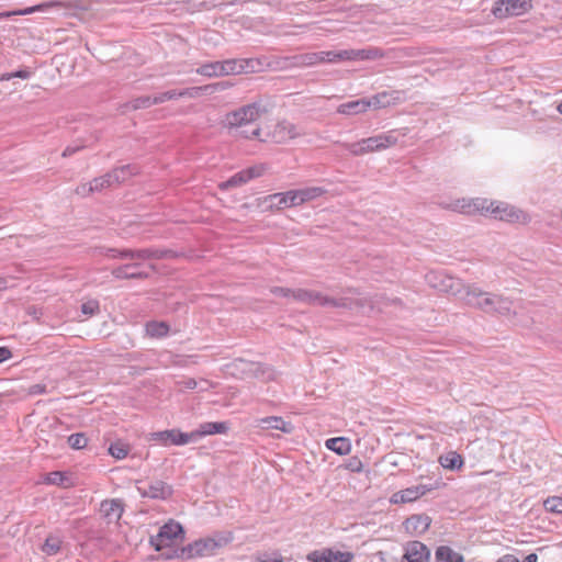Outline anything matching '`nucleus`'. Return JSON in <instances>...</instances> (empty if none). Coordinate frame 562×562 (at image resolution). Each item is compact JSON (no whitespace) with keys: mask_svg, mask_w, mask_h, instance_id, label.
Here are the masks:
<instances>
[{"mask_svg":"<svg viewBox=\"0 0 562 562\" xmlns=\"http://www.w3.org/2000/svg\"><path fill=\"white\" fill-rule=\"evenodd\" d=\"M109 453L117 459V460H121V459H124L127 453H128V448L126 445H124L123 442H114L112 443L110 447H109Z\"/></svg>","mask_w":562,"mask_h":562,"instance_id":"obj_38","label":"nucleus"},{"mask_svg":"<svg viewBox=\"0 0 562 562\" xmlns=\"http://www.w3.org/2000/svg\"><path fill=\"white\" fill-rule=\"evenodd\" d=\"M261 112H267L260 103L247 104L225 116V125L229 128H241L259 119Z\"/></svg>","mask_w":562,"mask_h":562,"instance_id":"obj_4","label":"nucleus"},{"mask_svg":"<svg viewBox=\"0 0 562 562\" xmlns=\"http://www.w3.org/2000/svg\"><path fill=\"white\" fill-rule=\"evenodd\" d=\"M166 101H168V100H167V97H165V92L151 97V104L153 105L154 104H160V103H164Z\"/></svg>","mask_w":562,"mask_h":562,"instance_id":"obj_54","label":"nucleus"},{"mask_svg":"<svg viewBox=\"0 0 562 562\" xmlns=\"http://www.w3.org/2000/svg\"><path fill=\"white\" fill-rule=\"evenodd\" d=\"M398 140V137L395 131H390L384 134H380L376 136H372L369 138H364L366 148L368 153L379 151L386 149L393 145H395Z\"/></svg>","mask_w":562,"mask_h":562,"instance_id":"obj_18","label":"nucleus"},{"mask_svg":"<svg viewBox=\"0 0 562 562\" xmlns=\"http://www.w3.org/2000/svg\"><path fill=\"white\" fill-rule=\"evenodd\" d=\"M283 132H286L289 138H295L296 136H299L301 134L300 131H297L296 126H294L293 124H289L286 126H283Z\"/></svg>","mask_w":562,"mask_h":562,"instance_id":"obj_50","label":"nucleus"},{"mask_svg":"<svg viewBox=\"0 0 562 562\" xmlns=\"http://www.w3.org/2000/svg\"><path fill=\"white\" fill-rule=\"evenodd\" d=\"M151 105V97L143 95L132 100L130 103L126 104V108L132 110H139L147 109Z\"/></svg>","mask_w":562,"mask_h":562,"instance_id":"obj_39","label":"nucleus"},{"mask_svg":"<svg viewBox=\"0 0 562 562\" xmlns=\"http://www.w3.org/2000/svg\"><path fill=\"white\" fill-rule=\"evenodd\" d=\"M60 2L49 1L42 4L25 8L23 10L5 11L0 13V19H8L14 15H27L37 11H43L50 7H60Z\"/></svg>","mask_w":562,"mask_h":562,"instance_id":"obj_25","label":"nucleus"},{"mask_svg":"<svg viewBox=\"0 0 562 562\" xmlns=\"http://www.w3.org/2000/svg\"><path fill=\"white\" fill-rule=\"evenodd\" d=\"M386 98V93L382 92L376 95H373L371 99H367V102H370V108H381L385 105V102L383 101Z\"/></svg>","mask_w":562,"mask_h":562,"instance_id":"obj_45","label":"nucleus"},{"mask_svg":"<svg viewBox=\"0 0 562 562\" xmlns=\"http://www.w3.org/2000/svg\"><path fill=\"white\" fill-rule=\"evenodd\" d=\"M221 546L222 543L213 538L200 539L183 547L178 557L182 559H193L212 555Z\"/></svg>","mask_w":562,"mask_h":562,"instance_id":"obj_7","label":"nucleus"},{"mask_svg":"<svg viewBox=\"0 0 562 562\" xmlns=\"http://www.w3.org/2000/svg\"><path fill=\"white\" fill-rule=\"evenodd\" d=\"M369 108L370 102H367V99H359L340 104L337 109V112L346 115H355L364 113Z\"/></svg>","mask_w":562,"mask_h":562,"instance_id":"obj_24","label":"nucleus"},{"mask_svg":"<svg viewBox=\"0 0 562 562\" xmlns=\"http://www.w3.org/2000/svg\"><path fill=\"white\" fill-rule=\"evenodd\" d=\"M32 74L33 72L29 68H23V69L16 70V71H13L14 78H20V79H29L32 76Z\"/></svg>","mask_w":562,"mask_h":562,"instance_id":"obj_51","label":"nucleus"},{"mask_svg":"<svg viewBox=\"0 0 562 562\" xmlns=\"http://www.w3.org/2000/svg\"><path fill=\"white\" fill-rule=\"evenodd\" d=\"M353 49H342L337 52L338 61L341 60H355L353 59Z\"/></svg>","mask_w":562,"mask_h":562,"instance_id":"obj_48","label":"nucleus"},{"mask_svg":"<svg viewBox=\"0 0 562 562\" xmlns=\"http://www.w3.org/2000/svg\"><path fill=\"white\" fill-rule=\"evenodd\" d=\"M344 147L355 156L368 154V149L366 148L364 139L357 142V143L344 144Z\"/></svg>","mask_w":562,"mask_h":562,"instance_id":"obj_41","label":"nucleus"},{"mask_svg":"<svg viewBox=\"0 0 562 562\" xmlns=\"http://www.w3.org/2000/svg\"><path fill=\"white\" fill-rule=\"evenodd\" d=\"M338 63L337 52L307 53L293 57H283V68L290 66H313L319 63Z\"/></svg>","mask_w":562,"mask_h":562,"instance_id":"obj_6","label":"nucleus"},{"mask_svg":"<svg viewBox=\"0 0 562 562\" xmlns=\"http://www.w3.org/2000/svg\"><path fill=\"white\" fill-rule=\"evenodd\" d=\"M293 299L301 302H307L314 305L335 307V308H353V305H358V302L349 299H335L327 295H323L318 292H310L305 290H290L283 289V299Z\"/></svg>","mask_w":562,"mask_h":562,"instance_id":"obj_3","label":"nucleus"},{"mask_svg":"<svg viewBox=\"0 0 562 562\" xmlns=\"http://www.w3.org/2000/svg\"><path fill=\"white\" fill-rule=\"evenodd\" d=\"M178 384L180 385L181 389L186 390H194L198 386H200L201 391H207L210 387H213V384L210 381L204 379L196 381L193 378H186L179 381Z\"/></svg>","mask_w":562,"mask_h":562,"instance_id":"obj_33","label":"nucleus"},{"mask_svg":"<svg viewBox=\"0 0 562 562\" xmlns=\"http://www.w3.org/2000/svg\"><path fill=\"white\" fill-rule=\"evenodd\" d=\"M355 60H375L385 57V53L379 47H367L362 49H353Z\"/></svg>","mask_w":562,"mask_h":562,"instance_id":"obj_28","label":"nucleus"},{"mask_svg":"<svg viewBox=\"0 0 562 562\" xmlns=\"http://www.w3.org/2000/svg\"><path fill=\"white\" fill-rule=\"evenodd\" d=\"M557 110L560 114H562V102L558 105Z\"/></svg>","mask_w":562,"mask_h":562,"instance_id":"obj_64","label":"nucleus"},{"mask_svg":"<svg viewBox=\"0 0 562 562\" xmlns=\"http://www.w3.org/2000/svg\"><path fill=\"white\" fill-rule=\"evenodd\" d=\"M260 562H281V560H279V559H267V560H261Z\"/></svg>","mask_w":562,"mask_h":562,"instance_id":"obj_63","label":"nucleus"},{"mask_svg":"<svg viewBox=\"0 0 562 562\" xmlns=\"http://www.w3.org/2000/svg\"><path fill=\"white\" fill-rule=\"evenodd\" d=\"M149 440L158 441L162 446H184L191 442L190 432H182L179 429H168L150 432Z\"/></svg>","mask_w":562,"mask_h":562,"instance_id":"obj_11","label":"nucleus"},{"mask_svg":"<svg viewBox=\"0 0 562 562\" xmlns=\"http://www.w3.org/2000/svg\"><path fill=\"white\" fill-rule=\"evenodd\" d=\"M183 533V528L179 522L169 520L160 527L157 535L150 537L149 542L156 551H160L170 547L178 538H182Z\"/></svg>","mask_w":562,"mask_h":562,"instance_id":"obj_5","label":"nucleus"},{"mask_svg":"<svg viewBox=\"0 0 562 562\" xmlns=\"http://www.w3.org/2000/svg\"><path fill=\"white\" fill-rule=\"evenodd\" d=\"M451 209L469 215H488L495 220L509 223L525 222L527 220V215L521 210L505 202L492 201L484 198L470 200L460 199L451 205Z\"/></svg>","mask_w":562,"mask_h":562,"instance_id":"obj_2","label":"nucleus"},{"mask_svg":"<svg viewBox=\"0 0 562 562\" xmlns=\"http://www.w3.org/2000/svg\"><path fill=\"white\" fill-rule=\"evenodd\" d=\"M530 8L529 0H497L492 13L497 19L520 15Z\"/></svg>","mask_w":562,"mask_h":562,"instance_id":"obj_10","label":"nucleus"},{"mask_svg":"<svg viewBox=\"0 0 562 562\" xmlns=\"http://www.w3.org/2000/svg\"><path fill=\"white\" fill-rule=\"evenodd\" d=\"M146 334L153 338H162L169 333V325L165 322H149L145 327Z\"/></svg>","mask_w":562,"mask_h":562,"instance_id":"obj_30","label":"nucleus"},{"mask_svg":"<svg viewBox=\"0 0 562 562\" xmlns=\"http://www.w3.org/2000/svg\"><path fill=\"white\" fill-rule=\"evenodd\" d=\"M223 77L256 72L261 69V61L256 58H233L221 61Z\"/></svg>","mask_w":562,"mask_h":562,"instance_id":"obj_8","label":"nucleus"},{"mask_svg":"<svg viewBox=\"0 0 562 562\" xmlns=\"http://www.w3.org/2000/svg\"><path fill=\"white\" fill-rule=\"evenodd\" d=\"M61 479V474L59 472L50 473L49 482L57 483L58 480Z\"/></svg>","mask_w":562,"mask_h":562,"instance_id":"obj_58","label":"nucleus"},{"mask_svg":"<svg viewBox=\"0 0 562 562\" xmlns=\"http://www.w3.org/2000/svg\"><path fill=\"white\" fill-rule=\"evenodd\" d=\"M327 449L336 452L339 456H345L350 452L351 445L349 439L345 437H337L327 439L325 442Z\"/></svg>","mask_w":562,"mask_h":562,"instance_id":"obj_27","label":"nucleus"},{"mask_svg":"<svg viewBox=\"0 0 562 562\" xmlns=\"http://www.w3.org/2000/svg\"><path fill=\"white\" fill-rule=\"evenodd\" d=\"M8 210L5 207H0V221H4L8 218Z\"/></svg>","mask_w":562,"mask_h":562,"instance_id":"obj_61","label":"nucleus"},{"mask_svg":"<svg viewBox=\"0 0 562 562\" xmlns=\"http://www.w3.org/2000/svg\"><path fill=\"white\" fill-rule=\"evenodd\" d=\"M100 310L99 302L97 300H89L81 304V312L87 316L97 314Z\"/></svg>","mask_w":562,"mask_h":562,"instance_id":"obj_43","label":"nucleus"},{"mask_svg":"<svg viewBox=\"0 0 562 562\" xmlns=\"http://www.w3.org/2000/svg\"><path fill=\"white\" fill-rule=\"evenodd\" d=\"M12 357V352L7 347H0V363L10 359Z\"/></svg>","mask_w":562,"mask_h":562,"instance_id":"obj_53","label":"nucleus"},{"mask_svg":"<svg viewBox=\"0 0 562 562\" xmlns=\"http://www.w3.org/2000/svg\"><path fill=\"white\" fill-rule=\"evenodd\" d=\"M101 513L110 521H117L123 514V504L120 499H106L101 503Z\"/></svg>","mask_w":562,"mask_h":562,"instance_id":"obj_21","label":"nucleus"},{"mask_svg":"<svg viewBox=\"0 0 562 562\" xmlns=\"http://www.w3.org/2000/svg\"><path fill=\"white\" fill-rule=\"evenodd\" d=\"M81 148H82L81 146H67L64 149L61 156L65 158L70 157V156L75 155L76 153H78Z\"/></svg>","mask_w":562,"mask_h":562,"instance_id":"obj_52","label":"nucleus"},{"mask_svg":"<svg viewBox=\"0 0 562 562\" xmlns=\"http://www.w3.org/2000/svg\"><path fill=\"white\" fill-rule=\"evenodd\" d=\"M496 562H519V560L513 554H505L501 557Z\"/></svg>","mask_w":562,"mask_h":562,"instance_id":"obj_56","label":"nucleus"},{"mask_svg":"<svg viewBox=\"0 0 562 562\" xmlns=\"http://www.w3.org/2000/svg\"><path fill=\"white\" fill-rule=\"evenodd\" d=\"M280 423H281V417L270 416V417H263V418L256 419L255 426L262 430L281 429Z\"/></svg>","mask_w":562,"mask_h":562,"instance_id":"obj_35","label":"nucleus"},{"mask_svg":"<svg viewBox=\"0 0 562 562\" xmlns=\"http://www.w3.org/2000/svg\"><path fill=\"white\" fill-rule=\"evenodd\" d=\"M347 469H349L352 472H360L362 470V462L358 458H352L349 460L347 464Z\"/></svg>","mask_w":562,"mask_h":562,"instance_id":"obj_46","label":"nucleus"},{"mask_svg":"<svg viewBox=\"0 0 562 562\" xmlns=\"http://www.w3.org/2000/svg\"><path fill=\"white\" fill-rule=\"evenodd\" d=\"M13 78H14L13 72H5V74L0 75V81H7V80H11Z\"/></svg>","mask_w":562,"mask_h":562,"instance_id":"obj_59","label":"nucleus"},{"mask_svg":"<svg viewBox=\"0 0 562 562\" xmlns=\"http://www.w3.org/2000/svg\"><path fill=\"white\" fill-rule=\"evenodd\" d=\"M538 561V557L536 553H530L528 554L526 558H525V561L524 562H537Z\"/></svg>","mask_w":562,"mask_h":562,"instance_id":"obj_60","label":"nucleus"},{"mask_svg":"<svg viewBox=\"0 0 562 562\" xmlns=\"http://www.w3.org/2000/svg\"><path fill=\"white\" fill-rule=\"evenodd\" d=\"M431 524V518L426 514H416L406 518L403 528L408 536L418 537L425 533Z\"/></svg>","mask_w":562,"mask_h":562,"instance_id":"obj_16","label":"nucleus"},{"mask_svg":"<svg viewBox=\"0 0 562 562\" xmlns=\"http://www.w3.org/2000/svg\"><path fill=\"white\" fill-rule=\"evenodd\" d=\"M302 204V201L299 200V196L296 194V190H290L286 192H283V205L291 207V206H297Z\"/></svg>","mask_w":562,"mask_h":562,"instance_id":"obj_42","label":"nucleus"},{"mask_svg":"<svg viewBox=\"0 0 562 562\" xmlns=\"http://www.w3.org/2000/svg\"><path fill=\"white\" fill-rule=\"evenodd\" d=\"M260 133V128L259 127H254L250 132V134H248V132L246 131H240V135L244 136L245 138H251V137H256L258 136Z\"/></svg>","mask_w":562,"mask_h":562,"instance_id":"obj_55","label":"nucleus"},{"mask_svg":"<svg viewBox=\"0 0 562 562\" xmlns=\"http://www.w3.org/2000/svg\"><path fill=\"white\" fill-rule=\"evenodd\" d=\"M543 506L547 512L554 513V514H562V497L560 496H551L548 497Z\"/></svg>","mask_w":562,"mask_h":562,"instance_id":"obj_37","label":"nucleus"},{"mask_svg":"<svg viewBox=\"0 0 562 562\" xmlns=\"http://www.w3.org/2000/svg\"><path fill=\"white\" fill-rule=\"evenodd\" d=\"M92 181L94 183V189H97L98 192L116 186L111 171L101 177L94 178Z\"/></svg>","mask_w":562,"mask_h":562,"instance_id":"obj_36","label":"nucleus"},{"mask_svg":"<svg viewBox=\"0 0 562 562\" xmlns=\"http://www.w3.org/2000/svg\"><path fill=\"white\" fill-rule=\"evenodd\" d=\"M229 429V426L225 422H209L203 423L199 426L198 429L190 432L191 442L198 441L200 438L215 435V434H226Z\"/></svg>","mask_w":562,"mask_h":562,"instance_id":"obj_19","label":"nucleus"},{"mask_svg":"<svg viewBox=\"0 0 562 562\" xmlns=\"http://www.w3.org/2000/svg\"><path fill=\"white\" fill-rule=\"evenodd\" d=\"M440 464L445 469L454 470L462 467L463 460L460 454L452 451L440 457Z\"/></svg>","mask_w":562,"mask_h":562,"instance_id":"obj_32","label":"nucleus"},{"mask_svg":"<svg viewBox=\"0 0 562 562\" xmlns=\"http://www.w3.org/2000/svg\"><path fill=\"white\" fill-rule=\"evenodd\" d=\"M136 488L142 497H148L153 499H167L172 495L173 492L169 484L160 480L151 481L147 485H137Z\"/></svg>","mask_w":562,"mask_h":562,"instance_id":"obj_14","label":"nucleus"},{"mask_svg":"<svg viewBox=\"0 0 562 562\" xmlns=\"http://www.w3.org/2000/svg\"><path fill=\"white\" fill-rule=\"evenodd\" d=\"M404 558L407 562H429L430 550L420 541H408L404 547Z\"/></svg>","mask_w":562,"mask_h":562,"instance_id":"obj_17","label":"nucleus"},{"mask_svg":"<svg viewBox=\"0 0 562 562\" xmlns=\"http://www.w3.org/2000/svg\"><path fill=\"white\" fill-rule=\"evenodd\" d=\"M166 251L158 250V249H139V250H132V249H124V250H116V249H108L106 256L112 258H121V259H128L133 262H139L145 261L148 259H159L166 256Z\"/></svg>","mask_w":562,"mask_h":562,"instance_id":"obj_9","label":"nucleus"},{"mask_svg":"<svg viewBox=\"0 0 562 562\" xmlns=\"http://www.w3.org/2000/svg\"><path fill=\"white\" fill-rule=\"evenodd\" d=\"M437 278L436 274L428 277L429 283L434 288L459 296L471 307L493 315L509 316L514 314L513 301L509 297L483 291L473 284L464 285L459 279L448 276L440 277L438 282L435 281Z\"/></svg>","mask_w":562,"mask_h":562,"instance_id":"obj_1","label":"nucleus"},{"mask_svg":"<svg viewBox=\"0 0 562 562\" xmlns=\"http://www.w3.org/2000/svg\"><path fill=\"white\" fill-rule=\"evenodd\" d=\"M425 493H426V488L423 485L414 486V487H408V488H405L403 491H400V492L395 493L392 496L391 501L393 503H395V504H397V503H411V502H414V501L418 499Z\"/></svg>","mask_w":562,"mask_h":562,"instance_id":"obj_22","label":"nucleus"},{"mask_svg":"<svg viewBox=\"0 0 562 562\" xmlns=\"http://www.w3.org/2000/svg\"><path fill=\"white\" fill-rule=\"evenodd\" d=\"M263 167L262 166H252L245 170H241L234 176H232L228 180L223 181L218 184L220 190L227 191L233 188H237L246 184L250 180L258 178L262 175Z\"/></svg>","mask_w":562,"mask_h":562,"instance_id":"obj_12","label":"nucleus"},{"mask_svg":"<svg viewBox=\"0 0 562 562\" xmlns=\"http://www.w3.org/2000/svg\"><path fill=\"white\" fill-rule=\"evenodd\" d=\"M271 205H279L281 203V193H277L269 196Z\"/></svg>","mask_w":562,"mask_h":562,"instance_id":"obj_57","label":"nucleus"},{"mask_svg":"<svg viewBox=\"0 0 562 562\" xmlns=\"http://www.w3.org/2000/svg\"><path fill=\"white\" fill-rule=\"evenodd\" d=\"M44 393H46L45 384H34V385H31L29 389L30 395H37V394H44Z\"/></svg>","mask_w":562,"mask_h":562,"instance_id":"obj_49","label":"nucleus"},{"mask_svg":"<svg viewBox=\"0 0 562 562\" xmlns=\"http://www.w3.org/2000/svg\"><path fill=\"white\" fill-rule=\"evenodd\" d=\"M292 426L290 424H286L283 422V434L284 432H291Z\"/></svg>","mask_w":562,"mask_h":562,"instance_id":"obj_62","label":"nucleus"},{"mask_svg":"<svg viewBox=\"0 0 562 562\" xmlns=\"http://www.w3.org/2000/svg\"><path fill=\"white\" fill-rule=\"evenodd\" d=\"M324 192L325 190L319 187H310L296 190L299 200L302 201V203L312 201L321 196Z\"/></svg>","mask_w":562,"mask_h":562,"instance_id":"obj_34","label":"nucleus"},{"mask_svg":"<svg viewBox=\"0 0 562 562\" xmlns=\"http://www.w3.org/2000/svg\"><path fill=\"white\" fill-rule=\"evenodd\" d=\"M140 263L133 262L116 267L112 270V274L116 279H146L148 273L139 270Z\"/></svg>","mask_w":562,"mask_h":562,"instance_id":"obj_20","label":"nucleus"},{"mask_svg":"<svg viewBox=\"0 0 562 562\" xmlns=\"http://www.w3.org/2000/svg\"><path fill=\"white\" fill-rule=\"evenodd\" d=\"M435 557L438 562H464L463 555L448 546H439Z\"/></svg>","mask_w":562,"mask_h":562,"instance_id":"obj_26","label":"nucleus"},{"mask_svg":"<svg viewBox=\"0 0 562 562\" xmlns=\"http://www.w3.org/2000/svg\"><path fill=\"white\" fill-rule=\"evenodd\" d=\"M251 367H254V369H251L256 374H259V372L262 374V375H266L267 374V379H270L273 374V371L269 368H263L262 366L260 364H251Z\"/></svg>","mask_w":562,"mask_h":562,"instance_id":"obj_47","label":"nucleus"},{"mask_svg":"<svg viewBox=\"0 0 562 562\" xmlns=\"http://www.w3.org/2000/svg\"><path fill=\"white\" fill-rule=\"evenodd\" d=\"M93 192H98L97 189H94L93 181L81 183L76 188V193L80 196H88Z\"/></svg>","mask_w":562,"mask_h":562,"instance_id":"obj_44","label":"nucleus"},{"mask_svg":"<svg viewBox=\"0 0 562 562\" xmlns=\"http://www.w3.org/2000/svg\"><path fill=\"white\" fill-rule=\"evenodd\" d=\"M229 86L231 85L227 82H216V83L205 85L202 87H192V88H188V89H184L181 91L170 90V91L165 92V97H167L168 101L177 99V98H182V97L196 98V97L201 95L202 93H213L218 90H224Z\"/></svg>","mask_w":562,"mask_h":562,"instance_id":"obj_13","label":"nucleus"},{"mask_svg":"<svg viewBox=\"0 0 562 562\" xmlns=\"http://www.w3.org/2000/svg\"><path fill=\"white\" fill-rule=\"evenodd\" d=\"M111 173L113 176V179L116 183V186H120L127 180H130L132 177L139 173V167L137 165H124L117 168H114L111 170Z\"/></svg>","mask_w":562,"mask_h":562,"instance_id":"obj_23","label":"nucleus"},{"mask_svg":"<svg viewBox=\"0 0 562 562\" xmlns=\"http://www.w3.org/2000/svg\"><path fill=\"white\" fill-rule=\"evenodd\" d=\"M195 72L206 78L223 77L221 61H210L202 64L195 69Z\"/></svg>","mask_w":562,"mask_h":562,"instance_id":"obj_29","label":"nucleus"},{"mask_svg":"<svg viewBox=\"0 0 562 562\" xmlns=\"http://www.w3.org/2000/svg\"><path fill=\"white\" fill-rule=\"evenodd\" d=\"M353 554L351 552H341L333 549L314 550L307 554L310 562H351Z\"/></svg>","mask_w":562,"mask_h":562,"instance_id":"obj_15","label":"nucleus"},{"mask_svg":"<svg viewBox=\"0 0 562 562\" xmlns=\"http://www.w3.org/2000/svg\"><path fill=\"white\" fill-rule=\"evenodd\" d=\"M88 439L83 434H72L68 437V443L74 449H82L87 446Z\"/></svg>","mask_w":562,"mask_h":562,"instance_id":"obj_40","label":"nucleus"},{"mask_svg":"<svg viewBox=\"0 0 562 562\" xmlns=\"http://www.w3.org/2000/svg\"><path fill=\"white\" fill-rule=\"evenodd\" d=\"M61 544H63V540L60 537H58L56 535H49L46 538V540L42 547V550L47 555H55L60 551Z\"/></svg>","mask_w":562,"mask_h":562,"instance_id":"obj_31","label":"nucleus"}]
</instances>
